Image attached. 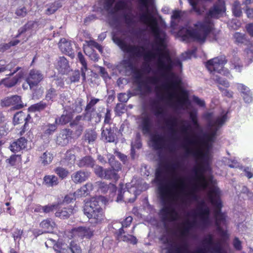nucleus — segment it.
I'll use <instances>...</instances> for the list:
<instances>
[{"label": "nucleus", "mask_w": 253, "mask_h": 253, "mask_svg": "<svg viewBox=\"0 0 253 253\" xmlns=\"http://www.w3.org/2000/svg\"><path fill=\"white\" fill-rule=\"evenodd\" d=\"M141 143L138 138H137L135 142L131 143V155L133 158H134L133 154L135 149H139L141 147Z\"/></svg>", "instance_id": "nucleus-55"}, {"label": "nucleus", "mask_w": 253, "mask_h": 253, "mask_svg": "<svg viewBox=\"0 0 253 253\" xmlns=\"http://www.w3.org/2000/svg\"><path fill=\"white\" fill-rule=\"evenodd\" d=\"M68 67V64L67 59L64 57H60L57 65L58 70L61 72H64Z\"/></svg>", "instance_id": "nucleus-33"}, {"label": "nucleus", "mask_w": 253, "mask_h": 253, "mask_svg": "<svg viewBox=\"0 0 253 253\" xmlns=\"http://www.w3.org/2000/svg\"><path fill=\"white\" fill-rule=\"evenodd\" d=\"M226 60L224 56L215 57L208 61L206 66L210 72L211 78L216 81L219 84V88L221 90L222 85L225 88L229 86V83L226 80L220 77L218 75H223L229 78H232L229 71L224 68V65L226 63Z\"/></svg>", "instance_id": "nucleus-4"}, {"label": "nucleus", "mask_w": 253, "mask_h": 253, "mask_svg": "<svg viewBox=\"0 0 253 253\" xmlns=\"http://www.w3.org/2000/svg\"><path fill=\"white\" fill-rule=\"evenodd\" d=\"M237 88L238 90L241 92L242 96L243 95L251 91V90L248 87L242 84H237Z\"/></svg>", "instance_id": "nucleus-46"}, {"label": "nucleus", "mask_w": 253, "mask_h": 253, "mask_svg": "<svg viewBox=\"0 0 253 253\" xmlns=\"http://www.w3.org/2000/svg\"><path fill=\"white\" fill-rule=\"evenodd\" d=\"M151 145L154 149H161L164 144V139L161 135L155 133L151 135L150 138Z\"/></svg>", "instance_id": "nucleus-15"}, {"label": "nucleus", "mask_w": 253, "mask_h": 253, "mask_svg": "<svg viewBox=\"0 0 253 253\" xmlns=\"http://www.w3.org/2000/svg\"><path fill=\"white\" fill-rule=\"evenodd\" d=\"M72 131L70 129L62 130L57 137L56 142L61 145L67 144L71 139Z\"/></svg>", "instance_id": "nucleus-13"}, {"label": "nucleus", "mask_w": 253, "mask_h": 253, "mask_svg": "<svg viewBox=\"0 0 253 253\" xmlns=\"http://www.w3.org/2000/svg\"><path fill=\"white\" fill-rule=\"evenodd\" d=\"M46 104L43 102H40L37 104L32 105L29 108L30 112H35L37 111H41L45 107Z\"/></svg>", "instance_id": "nucleus-42"}, {"label": "nucleus", "mask_w": 253, "mask_h": 253, "mask_svg": "<svg viewBox=\"0 0 253 253\" xmlns=\"http://www.w3.org/2000/svg\"><path fill=\"white\" fill-rule=\"evenodd\" d=\"M121 170V166H120V164L119 163H115V167H113L112 166V168L110 169H108V170H105V172H108V174H110V175H113L114 173L116 174V177H105V178H107V179H113L114 180H117L118 179L119 176L118 174V171Z\"/></svg>", "instance_id": "nucleus-32"}, {"label": "nucleus", "mask_w": 253, "mask_h": 253, "mask_svg": "<svg viewBox=\"0 0 253 253\" xmlns=\"http://www.w3.org/2000/svg\"><path fill=\"white\" fill-rule=\"evenodd\" d=\"M92 189L93 185L91 183H87L86 184L82 186V190L85 196L88 195Z\"/></svg>", "instance_id": "nucleus-52"}, {"label": "nucleus", "mask_w": 253, "mask_h": 253, "mask_svg": "<svg viewBox=\"0 0 253 253\" xmlns=\"http://www.w3.org/2000/svg\"><path fill=\"white\" fill-rule=\"evenodd\" d=\"M126 1L127 0H108L106 1V6L108 9H109L113 5V4L116 2L115 4L116 10L117 11L125 10L126 12V14L125 15L126 22L128 25H131L134 22V19Z\"/></svg>", "instance_id": "nucleus-7"}, {"label": "nucleus", "mask_w": 253, "mask_h": 253, "mask_svg": "<svg viewBox=\"0 0 253 253\" xmlns=\"http://www.w3.org/2000/svg\"><path fill=\"white\" fill-rule=\"evenodd\" d=\"M103 198V197H93L85 204L84 213L91 224H97L105 219L103 210L99 205V202L102 201Z\"/></svg>", "instance_id": "nucleus-5"}, {"label": "nucleus", "mask_w": 253, "mask_h": 253, "mask_svg": "<svg viewBox=\"0 0 253 253\" xmlns=\"http://www.w3.org/2000/svg\"><path fill=\"white\" fill-rule=\"evenodd\" d=\"M128 189L127 191H124L122 192L121 190L117 197V201L118 202L122 201L125 202H133L136 198V195L140 194L141 190H138L134 187L131 186L129 187V184L126 185Z\"/></svg>", "instance_id": "nucleus-8"}, {"label": "nucleus", "mask_w": 253, "mask_h": 253, "mask_svg": "<svg viewBox=\"0 0 253 253\" xmlns=\"http://www.w3.org/2000/svg\"><path fill=\"white\" fill-rule=\"evenodd\" d=\"M57 95V93H56V90L54 89L51 88L48 90L46 93V99L48 101H53L56 98Z\"/></svg>", "instance_id": "nucleus-45"}, {"label": "nucleus", "mask_w": 253, "mask_h": 253, "mask_svg": "<svg viewBox=\"0 0 253 253\" xmlns=\"http://www.w3.org/2000/svg\"><path fill=\"white\" fill-rule=\"evenodd\" d=\"M28 117H26V115L23 112L17 113L13 117V122L15 125L23 123L24 121H27Z\"/></svg>", "instance_id": "nucleus-31"}, {"label": "nucleus", "mask_w": 253, "mask_h": 253, "mask_svg": "<svg viewBox=\"0 0 253 253\" xmlns=\"http://www.w3.org/2000/svg\"><path fill=\"white\" fill-rule=\"evenodd\" d=\"M34 25H37V24L32 21L29 22L27 24H26L24 26V27L21 28L19 30V34H21L24 32L26 31L28 29L32 28Z\"/></svg>", "instance_id": "nucleus-53"}, {"label": "nucleus", "mask_w": 253, "mask_h": 253, "mask_svg": "<svg viewBox=\"0 0 253 253\" xmlns=\"http://www.w3.org/2000/svg\"><path fill=\"white\" fill-rule=\"evenodd\" d=\"M123 229H120V234L118 235V239L120 240H122L123 241L129 242L130 243H132L133 244H135L137 243L136 238L131 235L127 234V235H123Z\"/></svg>", "instance_id": "nucleus-26"}, {"label": "nucleus", "mask_w": 253, "mask_h": 253, "mask_svg": "<svg viewBox=\"0 0 253 253\" xmlns=\"http://www.w3.org/2000/svg\"><path fill=\"white\" fill-rule=\"evenodd\" d=\"M56 129V126L54 125H47L43 126L42 130L43 132L47 135L52 134Z\"/></svg>", "instance_id": "nucleus-43"}, {"label": "nucleus", "mask_w": 253, "mask_h": 253, "mask_svg": "<svg viewBox=\"0 0 253 253\" xmlns=\"http://www.w3.org/2000/svg\"><path fill=\"white\" fill-rule=\"evenodd\" d=\"M234 38L235 42L238 43H243L245 40V35L238 32L234 34Z\"/></svg>", "instance_id": "nucleus-51"}, {"label": "nucleus", "mask_w": 253, "mask_h": 253, "mask_svg": "<svg viewBox=\"0 0 253 253\" xmlns=\"http://www.w3.org/2000/svg\"><path fill=\"white\" fill-rule=\"evenodd\" d=\"M25 72L21 70L16 75L13 77L9 76L0 81V85L3 84L5 86L10 87L15 85L17 83L20 82L23 78Z\"/></svg>", "instance_id": "nucleus-10"}, {"label": "nucleus", "mask_w": 253, "mask_h": 253, "mask_svg": "<svg viewBox=\"0 0 253 253\" xmlns=\"http://www.w3.org/2000/svg\"><path fill=\"white\" fill-rule=\"evenodd\" d=\"M27 143L26 139L21 137L13 142L10 146V149L13 152H17L25 148Z\"/></svg>", "instance_id": "nucleus-16"}, {"label": "nucleus", "mask_w": 253, "mask_h": 253, "mask_svg": "<svg viewBox=\"0 0 253 253\" xmlns=\"http://www.w3.org/2000/svg\"><path fill=\"white\" fill-rule=\"evenodd\" d=\"M1 105L4 106H12L13 109H19L23 107L21 98L19 96L14 95L7 97L1 101Z\"/></svg>", "instance_id": "nucleus-11"}, {"label": "nucleus", "mask_w": 253, "mask_h": 253, "mask_svg": "<svg viewBox=\"0 0 253 253\" xmlns=\"http://www.w3.org/2000/svg\"><path fill=\"white\" fill-rule=\"evenodd\" d=\"M233 245L236 250H240L241 249V243L237 238L234 240Z\"/></svg>", "instance_id": "nucleus-63"}, {"label": "nucleus", "mask_w": 253, "mask_h": 253, "mask_svg": "<svg viewBox=\"0 0 253 253\" xmlns=\"http://www.w3.org/2000/svg\"><path fill=\"white\" fill-rule=\"evenodd\" d=\"M27 10L25 7L20 6L15 11V14L17 16L23 17L26 15Z\"/></svg>", "instance_id": "nucleus-50"}, {"label": "nucleus", "mask_w": 253, "mask_h": 253, "mask_svg": "<svg viewBox=\"0 0 253 253\" xmlns=\"http://www.w3.org/2000/svg\"><path fill=\"white\" fill-rule=\"evenodd\" d=\"M90 46H92L95 47L100 52H101V51H102V48L99 44H98L97 42H91L90 45L89 46L86 47L84 49V52H85L86 54L88 55L89 56L91 57V54H89L88 53H87L88 52V50L90 49Z\"/></svg>", "instance_id": "nucleus-49"}, {"label": "nucleus", "mask_w": 253, "mask_h": 253, "mask_svg": "<svg viewBox=\"0 0 253 253\" xmlns=\"http://www.w3.org/2000/svg\"><path fill=\"white\" fill-rule=\"evenodd\" d=\"M141 126L144 133H147L150 130V120L147 115H142Z\"/></svg>", "instance_id": "nucleus-30"}, {"label": "nucleus", "mask_w": 253, "mask_h": 253, "mask_svg": "<svg viewBox=\"0 0 253 253\" xmlns=\"http://www.w3.org/2000/svg\"><path fill=\"white\" fill-rule=\"evenodd\" d=\"M232 12L233 14L236 17H240L242 15L241 4L239 1H234L232 6Z\"/></svg>", "instance_id": "nucleus-39"}, {"label": "nucleus", "mask_w": 253, "mask_h": 253, "mask_svg": "<svg viewBox=\"0 0 253 253\" xmlns=\"http://www.w3.org/2000/svg\"><path fill=\"white\" fill-rule=\"evenodd\" d=\"M224 162L225 165L231 168H237L240 167L239 163L235 158L233 159L225 158Z\"/></svg>", "instance_id": "nucleus-40"}, {"label": "nucleus", "mask_w": 253, "mask_h": 253, "mask_svg": "<svg viewBox=\"0 0 253 253\" xmlns=\"http://www.w3.org/2000/svg\"><path fill=\"white\" fill-rule=\"evenodd\" d=\"M190 118L191 121L193 123L194 127L196 129H198L199 127V126L198 123L197 116H196V114L193 112L191 113L190 114Z\"/></svg>", "instance_id": "nucleus-54"}, {"label": "nucleus", "mask_w": 253, "mask_h": 253, "mask_svg": "<svg viewBox=\"0 0 253 253\" xmlns=\"http://www.w3.org/2000/svg\"><path fill=\"white\" fill-rule=\"evenodd\" d=\"M132 220V218L131 216H128L127 217L125 220L122 223V227L123 228L124 227H127L128 226H129Z\"/></svg>", "instance_id": "nucleus-61"}, {"label": "nucleus", "mask_w": 253, "mask_h": 253, "mask_svg": "<svg viewBox=\"0 0 253 253\" xmlns=\"http://www.w3.org/2000/svg\"><path fill=\"white\" fill-rule=\"evenodd\" d=\"M73 213V209L72 208H68V209L64 208L60 210L59 207L58 209H57V211L55 213V215L56 217L65 219L68 218Z\"/></svg>", "instance_id": "nucleus-22"}, {"label": "nucleus", "mask_w": 253, "mask_h": 253, "mask_svg": "<svg viewBox=\"0 0 253 253\" xmlns=\"http://www.w3.org/2000/svg\"><path fill=\"white\" fill-rule=\"evenodd\" d=\"M242 97L245 102L246 103H250L253 102V93L251 91L243 95Z\"/></svg>", "instance_id": "nucleus-56"}, {"label": "nucleus", "mask_w": 253, "mask_h": 253, "mask_svg": "<svg viewBox=\"0 0 253 253\" xmlns=\"http://www.w3.org/2000/svg\"><path fill=\"white\" fill-rule=\"evenodd\" d=\"M65 159L70 163H74L75 160V151L74 150L67 151L65 154Z\"/></svg>", "instance_id": "nucleus-44"}, {"label": "nucleus", "mask_w": 253, "mask_h": 253, "mask_svg": "<svg viewBox=\"0 0 253 253\" xmlns=\"http://www.w3.org/2000/svg\"><path fill=\"white\" fill-rule=\"evenodd\" d=\"M182 15V12L181 11L175 10L173 12L171 16V26L174 28L176 25V22L179 21Z\"/></svg>", "instance_id": "nucleus-35"}, {"label": "nucleus", "mask_w": 253, "mask_h": 253, "mask_svg": "<svg viewBox=\"0 0 253 253\" xmlns=\"http://www.w3.org/2000/svg\"><path fill=\"white\" fill-rule=\"evenodd\" d=\"M53 155L49 152H44L40 157V162L44 165L46 166L50 164L53 159Z\"/></svg>", "instance_id": "nucleus-28"}, {"label": "nucleus", "mask_w": 253, "mask_h": 253, "mask_svg": "<svg viewBox=\"0 0 253 253\" xmlns=\"http://www.w3.org/2000/svg\"><path fill=\"white\" fill-rule=\"evenodd\" d=\"M102 139L107 142H113L115 140V135L114 133L109 129L106 128L102 131Z\"/></svg>", "instance_id": "nucleus-27"}, {"label": "nucleus", "mask_w": 253, "mask_h": 253, "mask_svg": "<svg viewBox=\"0 0 253 253\" xmlns=\"http://www.w3.org/2000/svg\"><path fill=\"white\" fill-rule=\"evenodd\" d=\"M78 57L82 65V75L83 77L84 80L85 79V72L87 70V65L84 59V57L82 53L79 52L78 54Z\"/></svg>", "instance_id": "nucleus-38"}, {"label": "nucleus", "mask_w": 253, "mask_h": 253, "mask_svg": "<svg viewBox=\"0 0 253 253\" xmlns=\"http://www.w3.org/2000/svg\"><path fill=\"white\" fill-rule=\"evenodd\" d=\"M84 117H83L82 116H78L76 117L75 120L71 123V126H76L78 129L76 130V134L78 136H79L82 134L83 130V126L81 121H83Z\"/></svg>", "instance_id": "nucleus-23"}, {"label": "nucleus", "mask_w": 253, "mask_h": 253, "mask_svg": "<svg viewBox=\"0 0 253 253\" xmlns=\"http://www.w3.org/2000/svg\"><path fill=\"white\" fill-rule=\"evenodd\" d=\"M59 47L61 51L65 54H68L70 56H73L72 44L70 41L66 39H62L58 43Z\"/></svg>", "instance_id": "nucleus-14"}, {"label": "nucleus", "mask_w": 253, "mask_h": 253, "mask_svg": "<svg viewBox=\"0 0 253 253\" xmlns=\"http://www.w3.org/2000/svg\"><path fill=\"white\" fill-rule=\"evenodd\" d=\"M45 244L46 246L53 245L54 251L58 253H82L81 248L78 243L71 241L68 245L66 243V238L59 239L57 242L55 240L49 239Z\"/></svg>", "instance_id": "nucleus-6"}, {"label": "nucleus", "mask_w": 253, "mask_h": 253, "mask_svg": "<svg viewBox=\"0 0 253 253\" xmlns=\"http://www.w3.org/2000/svg\"><path fill=\"white\" fill-rule=\"evenodd\" d=\"M2 62H3L1 61V63H0V72L9 71L10 72L8 75L9 76H12L20 69V67H17L14 69L15 64L13 62H11L6 65L3 64Z\"/></svg>", "instance_id": "nucleus-18"}, {"label": "nucleus", "mask_w": 253, "mask_h": 253, "mask_svg": "<svg viewBox=\"0 0 253 253\" xmlns=\"http://www.w3.org/2000/svg\"><path fill=\"white\" fill-rule=\"evenodd\" d=\"M94 172L96 175L100 177H116V174L114 173L112 175L109 174L108 172H105V170H103L102 168L99 166H96L94 168Z\"/></svg>", "instance_id": "nucleus-29"}, {"label": "nucleus", "mask_w": 253, "mask_h": 253, "mask_svg": "<svg viewBox=\"0 0 253 253\" xmlns=\"http://www.w3.org/2000/svg\"><path fill=\"white\" fill-rule=\"evenodd\" d=\"M55 172L62 178H65L69 174L68 171L63 168H56Z\"/></svg>", "instance_id": "nucleus-48"}, {"label": "nucleus", "mask_w": 253, "mask_h": 253, "mask_svg": "<svg viewBox=\"0 0 253 253\" xmlns=\"http://www.w3.org/2000/svg\"><path fill=\"white\" fill-rule=\"evenodd\" d=\"M59 207L60 204L58 202L48 204L46 206H43V212L44 213H49L50 212L53 211L55 210H57Z\"/></svg>", "instance_id": "nucleus-36"}, {"label": "nucleus", "mask_w": 253, "mask_h": 253, "mask_svg": "<svg viewBox=\"0 0 253 253\" xmlns=\"http://www.w3.org/2000/svg\"><path fill=\"white\" fill-rule=\"evenodd\" d=\"M43 183L47 187H52L57 185L58 183V178L53 175H45L43 178Z\"/></svg>", "instance_id": "nucleus-24"}, {"label": "nucleus", "mask_w": 253, "mask_h": 253, "mask_svg": "<svg viewBox=\"0 0 253 253\" xmlns=\"http://www.w3.org/2000/svg\"><path fill=\"white\" fill-rule=\"evenodd\" d=\"M60 6L59 5L58 3H54L50 6L46 10V13L47 14H51L55 12L57 9Z\"/></svg>", "instance_id": "nucleus-57"}, {"label": "nucleus", "mask_w": 253, "mask_h": 253, "mask_svg": "<svg viewBox=\"0 0 253 253\" xmlns=\"http://www.w3.org/2000/svg\"><path fill=\"white\" fill-rule=\"evenodd\" d=\"M99 101L98 99H92L89 102V103L87 105L86 107L85 110L86 111H90L92 109V107L96 104Z\"/></svg>", "instance_id": "nucleus-59"}, {"label": "nucleus", "mask_w": 253, "mask_h": 253, "mask_svg": "<svg viewBox=\"0 0 253 253\" xmlns=\"http://www.w3.org/2000/svg\"><path fill=\"white\" fill-rule=\"evenodd\" d=\"M73 117V115L71 111L66 110L60 118L56 119L55 122L56 124L64 125L69 123L72 119Z\"/></svg>", "instance_id": "nucleus-20"}, {"label": "nucleus", "mask_w": 253, "mask_h": 253, "mask_svg": "<svg viewBox=\"0 0 253 253\" xmlns=\"http://www.w3.org/2000/svg\"><path fill=\"white\" fill-rule=\"evenodd\" d=\"M226 7L224 0H217L211 7L203 22H198L193 28H183L177 35L183 41H191L203 42L205 41L207 35L212 31L213 23L211 18H218L225 13Z\"/></svg>", "instance_id": "nucleus-3"}, {"label": "nucleus", "mask_w": 253, "mask_h": 253, "mask_svg": "<svg viewBox=\"0 0 253 253\" xmlns=\"http://www.w3.org/2000/svg\"><path fill=\"white\" fill-rule=\"evenodd\" d=\"M227 120L226 114L210 120L207 129L200 141L192 138L188 133L190 126L184 121L180 122L174 118H171L166 122V127L171 137L174 140L178 139V133L183 136L182 146L187 156L193 155L199 161L200 164L193 169L194 175L188 186L185 180L178 176L177 173L179 165L174 163L168 166V170L169 178L165 184H160L159 192L164 205L161 214L166 220L176 221L180 218L177 210V203L179 197L183 195L182 203L198 201L197 192L201 189L209 188L210 200L214 207V217L210 216V209L205 201L198 203L195 210V219L193 221L186 219L180 227H209L213 222L217 227L225 223V214L221 213V202L219 199L220 191L215 185L211 177H206L207 173H210L211 169L210 161L212 143L214 141L217 130L224 124Z\"/></svg>", "instance_id": "nucleus-1"}, {"label": "nucleus", "mask_w": 253, "mask_h": 253, "mask_svg": "<svg viewBox=\"0 0 253 253\" xmlns=\"http://www.w3.org/2000/svg\"><path fill=\"white\" fill-rule=\"evenodd\" d=\"M77 165L80 168L84 167H92L94 166V161L89 156H86L80 159Z\"/></svg>", "instance_id": "nucleus-25"}, {"label": "nucleus", "mask_w": 253, "mask_h": 253, "mask_svg": "<svg viewBox=\"0 0 253 253\" xmlns=\"http://www.w3.org/2000/svg\"><path fill=\"white\" fill-rule=\"evenodd\" d=\"M19 42V41L14 40L11 41L9 43H3L0 45V49L4 50L9 48L11 46H14L17 44Z\"/></svg>", "instance_id": "nucleus-47"}, {"label": "nucleus", "mask_w": 253, "mask_h": 253, "mask_svg": "<svg viewBox=\"0 0 253 253\" xmlns=\"http://www.w3.org/2000/svg\"><path fill=\"white\" fill-rule=\"evenodd\" d=\"M145 11L140 15V21L147 27V30L154 37L155 42L151 50L144 46L124 45L122 42L119 46L124 51L134 56L143 57L145 60V72L150 73V64L154 63L157 71L152 77H148L144 82L145 91H151L155 87L157 95L174 109H185L189 102L185 92L179 86L175 75L171 72L174 66H181V61L195 56L196 49L188 50L182 53L180 59L172 60L166 46V35L159 27L156 19L149 11L148 4L151 0H139Z\"/></svg>", "instance_id": "nucleus-2"}, {"label": "nucleus", "mask_w": 253, "mask_h": 253, "mask_svg": "<svg viewBox=\"0 0 253 253\" xmlns=\"http://www.w3.org/2000/svg\"><path fill=\"white\" fill-rule=\"evenodd\" d=\"M77 197L75 195V193H70L65 197L64 201L66 203L71 202L73 200H75Z\"/></svg>", "instance_id": "nucleus-58"}, {"label": "nucleus", "mask_w": 253, "mask_h": 253, "mask_svg": "<svg viewBox=\"0 0 253 253\" xmlns=\"http://www.w3.org/2000/svg\"><path fill=\"white\" fill-rule=\"evenodd\" d=\"M43 76L41 72L37 70H32L30 71L26 81L31 89L36 86L43 80Z\"/></svg>", "instance_id": "nucleus-9"}, {"label": "nucleus", "mask_w": 253, "mask_h": 253, "mask_svg": "<svg viewBox=\"0 0 253 253\" xmlns=\"http://www.w3.org/2000/svg\"><path fill=\"white\" fill-rule=\"evenodd\" d=\"M82 101L81 99H79L76 101L75 103L72 105V107H70L69 111H71L72 113H80L82 111Z\"/></svg>", "instance_id": "nucleus-41"}, {"label": "nucleus", "mask_w": 253, "mask_h": 253, "mask_svg": "<svg viewBox=\"0 0 253 253\" xmlns=\"http://www.w3.org/2000/svg\"><path fill=\"white\" fill-rule=\"evenodd\" d=\"M245 61L249 64L253 61V45L246 49L244 53Z\"/></svg>", "instance_id": "nucleus-34"}, {"label": "nucleus", "mask_w": 253, "mask_h": 253, "mask_svg": "<svg viewBox=\"0 0 253 253\" xmlns=\"http://www.w3.org/2000/svg\"><path fill=\"white\" fill-rule=\"evenodd\" d=\"M92 231L89 228L80 227L72 230V237H81L90 238L92 235Z\"/></svg>", "instance_id": "nucleus-12"}, {"label": "nucleus", "mask_w": 253, "mask_h": 253, "mask_svg": "<svg viewBox=\"0 0 253 253\" xmlns=\"http://www.w3.org/2000/svg\"><path fill=\"white\" fill-rule=\"evenodd\" d=\"M40 226L44 230V232H51L55 228L56 224L51 219H47L42 221Z\"/></svg>", "instance_id": "nucleus-19"}, {"label": "nucleus", "mask_w": 253, "mask_h": 253, "mask_svg": "<svg viewBox=\"0 0 253 253\" xmlns=\"http://www.w3.org/2000/svg\"><path fill=\"white\" fill-rule=\"evenodd\" d=\"M230 68L231 69L235 70L236 72H241L243 65L241 62L238 56H234L230 61Z\"/></svg>", "instance_id": "nucleus-21"}, {"label": "nucleus", "mask_w": 253, "mask_h": 253, "mask_svg": "<svg viewBox=\"0 0 253 253\" xmlns=\"http://www.w3.org/2000/svg\"><path fill=\"white\" fill-rule=\"evenodd\" d=\"M89 176L88 172L79 170L72 175V180L75 183H82L85 181Z\"/></svg>", "instance_id": "nucleus-17"}, {"label": "nucleus", "mask_w": 253, "mask_h": 253, "mask_svg": "<svg viewBox=\"0 0 253 253\" xmlns=\"http://www.w3.org/2000/svg\"><path fill=\"white\" fill-rule=\"evenodd\" d=\"M97 135L93 130H87L84 135V138L88 143L93 142L96 138Z\"/></svg>", "instance_id": "nucleus-37"}, {"label": "nucleus", "mask_w": 253, "mask_h": 253, "mask_svg": "<svg viewBox=\"0 0 253 253\" xmlns=\"http://www.w3.org/2000/svg\"><path fill=\"white\" fill-rule=\"evenodd\" d=\"M129 96L126 93H120L118 95V99L120 101L122 102H126L129 99Z\"/></svg>", "instance_id": "nucleus-60"}, {"label": "nucleus", "mask_w": 253, "mask_h": 253, "mask_svg": "<svg viewBox=\"0 0 253 253\" xmlns=\"http://www.w3.org/2000/svg\"><path fill=\"white\" fill-rule=\"evenodd\" d=\"M247 16L249 18H253V9L250 8H247L246 10Z\"/></svg>", "instance_id": "nucleus-64"}, {"label": "nucleus", "mask_w": 253, "mask_h": 253, "mask_svg": "<svg viewBox=\"0 0 253 253\" xmlns=\"http://www.w3.org/2000/svg\"><path fill=\"white\" fill-rule=\"evenodd\" d=\"M246 28L250 36L253 37V23L247 24Z\"/></svg>", "instance_id": "nucleus-62"}]
</instances>
